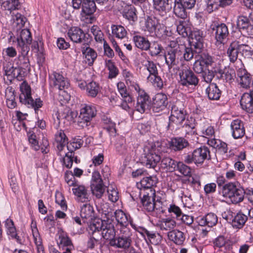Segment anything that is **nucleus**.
I'll return each instance as SVG.
<instances>
[{"label":"nucleus","mask_w":253,"mask_h":253,"mask_svg":"<svg viewBox=\"0 0 253 253\" xmlns=\"http://www.w3.org/2000/svg\"><path fill=\"white\" fill-rule=\"evenodd\" d=\"M70 40L76 43H82V45L87 42V39L85 38V34L83 31L79 27H73L71 28L67 33Z\"/></svg>","instance_id":"a211bd4d"},{"label":"nucleus","mask_w":253,"mask_h":253,"mask_svg":"<svg viewBox=\"0 0 253 253\" xmlns=\"http://www.w3.org/2000/svg\"><path fill=\"white\" fill-rule=\"evenodd\" d=\"M168 105V98L166 94L164 93H157L153 99V111L158 113L164 110Z\"/></svg>","instance_id":"393cba45"},{"label":"nucleus","mask_w":253,"mask_h":253,"mask_svg":"<svg viewBox=\"0 0 253 253\" xmlns=\"http://www.w3.org/2000/svg\"><path fill=\"white\" fill-rule=\"evenodd\" d=\"M177 162L170 157H165L162 159L160 166L163 169L172 171L176 168Z\"/></svg>","instance_id":"c03bdc74"},{"label":"nucleus","mask_w":253,"mask_h":253,"mask_svg":"<svg viewBox=\"0 0 253 253\" xmlns=\"http://www.w3.org/2000/svg\"><path fill=\"white\" fill-rule=\"evenodd\" d=\"M55 140L57 143V148L59 151L58 155L61 157L64 156L62 151L68 143V138L62 130L58 131L55 135Z\"/></svg>","instance_id":"2f4dec72"},{"label":"nucleus","mask_w":253,"mask_h":253,"mask_svg":"<svg viewBox=\"0 0 253 253\" xmlns=\"http://www.w3.org/2000/svg\"><path fill=\"white\" fill-rule=\"evenodd\" d=\"M232 136L234 139L242 138L245 134V128L242 121L239 119L233 120L230 124Z\"/></svg>","instance_id":"412c9836"},{"label":"nucleus","mask_w":253,"mask_h":253,"mask_svg":"<svg viewBox=\"0 0 253 253\" xmlns=\"http://www.w3.org/2000/svg\"><path fill=\"white\" fill-rule=\"evenodd\" d=\"M206 91L210 100H217L220 98L221 92L214 83L210 84Z\"/></svg>","instance_id":"ea45409f"},{"label":"nucleus","mask_w":253,"mask_h":253,"mask_svg":"<svg viewBox=\"0 0 253 253\" xmlns=\"http://www.w3.org/2000/svg\"><path fill=\"white\" fill-rule=\"evenodd\" d=\"M111 30L113 36L120 39H124L127 35L125 28L120 25H112Z\"/></svg>","instance_id":"3c124183"},{"label":"nucleus","mask_w":253,"mask_h":253,"mask_svg":"<svg viewBox=\"0 0 253 253\" xmlns=\"http://www.w3.org/2000/svg\"><path fill=\"white\" fill-rule=\"evenodd\" d=\"M181 52H179V50H167L165 55V59L169 70L178 64Z\"/></svg>","instance_id":"5701e85b"},{"label":"nucleus","mask_w":253,"mask_h":253,"mask_svg":"<svg viewBox=\"0 0 253 253\" xmlns=\"http://www.w3.org/2000/svg\"><path fill=\"white\" fill-rule=\"evenodd\" d=\"M170 1L171 0H153L154 8L160 14L164 15L171 8Z\"/></svg>","instance_id":"72a5a7b5"},{"label":"nucleus","mask_w":253,"mask_h":253,"mask_svg":"<svg viewBox=\"0 0 253 253\" xmlns=\"http://www.w3.org/2000/svg\"><path fill=\"white\" fill-rule=\"evenodd\" d=\"M237 26L240 31L247 30L249 27L250 21L247 17L240 16L237 18Z\"/></svg>","instance_id":"4d7b16f0"},{"label":"nucleus","mask_w":253,"mask_h":253,"mask_svg":"<svg viewBox=\"0 0 253 253\" xmlns=\"http://www.w3.org/2000/svg\"><path fill=\"white\" fill-rule=\"evenodd\" d=\"M211 28L212 31L214 32L216 42L220 43H224L229 35V31L226 25L224 23L213 22L211 25Z\"/></svg>","instance_id":"2eb2a0df"},{"label":"nucleus","mask_w":253,"mask_h":253,"mask_svg":"<svg viewBox=\"0 0 253 253\" xmlns=\"http://www.w3.org/2000/svg\"><path fill=\"white\" fill-rule=\"evenodd\" d=\"M195 164H202L206 160L211 159L210 151L206 146H202L193 151Z\"/></svg>","instance_id":"a878e982"},{"label":"nucleus","mask_w":253,"mask_h":253,"mask_svg":"<svg viewBox=\"0 0 253 253\" xmlns=\"http://www.w3.org/2000/svg\"><path fill=\"white\" fill-rule=\"evenodd\" d=\"M192 39H195L196 41V45H195L196 48H199V50L203 47L202 40L203 38V32L198 30L193 32L192 34Z\"/></svg>","instance_id":"774afa93"},{"label":"nucleus","mask_w":253,"mask_h":253,"mask_svg":"<svg viewBox=\"0 0 253 253\" xmlns=\"http://www.w3.org/2000/svg\"><path fill=\"white\" fill-rule=\"evenodd\" d=\"M176 168L180 173L185 177H188L191 174L190 167L184 164L183 162H179L177 163Z\"/></svg>","instance_id":"69168bd1"},{"label":"nucleus","mask_w":253,"mask_h":253,"mask_svg":"<svg viewBox=\"0 0 253 253\" xmlns=\"http://www.w3.org/2000/svg\"><path fill=\"white\" fill-rule=\"evenodd\" d=\"M245 189L238 182H229L222 189L223 196L229 198L233 204H237L244 199Z\"/></svg>","instance_id":"7ed1b4c3"},{"label":"nucleus","mask_w":253,"mask_h":253,"mask_svg":"<svg viewBox=\"0 0 253 253\" xmlns=\"http://www.w3.org/2000/svg\"><path fill=\"white\" fill-rule=\"evenodd\" d=\"M49 84L50 86L60 91L68 88L70 85L67 78L55 72L49 76Z\"/></svg>","instance_id":"4468645a"},{"label":"nucleus","mask_w":253,"mask_h":253,"mask_svg":"<svg viewBox=\"0 0 253 253\" xmlns=\"http://www.w3.org/2000/svg\"><path fill=\"white\" fill-rule=\"evenodd\" d=\"M239 42L234 41L232 42L227 51V54L229 60L232 63H234L238 59L239 51Z\"/></svg>","instance_id":"4c0bfd02"},{"label":"nucleus","mask_w":253,"mask_h":253,"mask_svg":"<svg viewBox=\"0 0 253 253\" xmlns=\"http://www.w3.org/2000/svg\"><path fill=\"white\" fill-rule=\"evenodd\" d=\"M155 190H150V193L144 194L141 199V202L144 211L148 212H153L157 211L158 212L163 213L164 211L160 207H157V203L154 202Z\"/></svg>","instance_id":"6e6552de"},{"label":"nucleus","mask_w":253,"mask_h":253,"mask_svg":"<svg viewBox=\"0 0 253 253\" xmlns=\"http://www.w3.org/2000/svg\"><path fill=\"white\" fill-rule=\"evenodd\" d=\"M195 119L190 117L187 118L184 122V123L181 125L182 128L185 131L186 134L194 135L196 134Z\"/></svg>","instance_id":"37998d69"},{"label":"nucleus","mask_w":253,"mask_h":253,"mask_svg":"<svg viewBox=\"0 0 253 253\" xmlns=\"http://www.w3.org/2000/svg\"><path fill=\"white\" fill-rule=\"evenodd\" d=\"M180 103L176 102L171 107V115L169 117L170 124L182 125L186 119L187 113L183 108L179 107Z\"/></svg>","instance_id":"f8f14e48"},{"label":"nucleus","mask_w":253,"mask_h":253,"mask_svg":"<svg viewBox=\"0 0 253 253\" xmlns=\"http://www.w3.org/2000/svg\"><path fill=\"white\" fill-rule=\"evenodd\" d=\"M189 145V143L188 140L182 137L172 138L169 142L170 149L174 152L182 151Z\"/></svg>","instance_id":"c85d7f7f"},{"label":"nucleus","mask_w":253,"mask_h":253,"mask_svg":"<svg viewBox=\"0 0 253 253\" xmlns=\"http://www.w3.org/2000/svg\"><path fill=\"white\" fill-rule=\"evenodd\" d=\"M169 33V32L168 34ZM168 37V40L169 41V43H168L169 48L167 50H179V52L184 49V44H179L178 42L175 40H171V37L169 36L168 35L164 40L166 39Z\"/></svg>","instance_id":"680f3d73"},{"label":"nucleus","mask_w":253,"mask_h":253,"mask_svg":"<svg viewBox=\"0 0 253 253\" xmlns=\"http://www.w3.org/2000/svg\"><path fill=\"white\" fill-rule=\"evenodd\" d=\"M168 237L169 240L177 245H182L185 240V236L183 232L178 230H173L168 233Z\"/></svg>","instance_id":"f704fd0d"},{"label":"nucleus","mask_w":253,"mask_h":253,"mask_svg":"<svg viewBox=\"0 0 253 253\" xmlns=\"http://www.w3.org/2000/svg\"><path fill=\"white\" fill-rule=\"evenodd\" d=\"M32 35L29 30L23 29L17 38V47L21 49H23V47H30L29 45L32 43Z\"/></svg>","instance_id":"4be33fe9"},{"label":"nucleus","mask_w":253,"mask_h":253,"mask_svg":"<svg viewBox=\"0 0 253 253\" xmlns=\"http://www.w3.org/2000/svg\"><path fill=\"white\" fill-rule=\"evenodd\" d=\"M90 187L92 194L97 198H100L105 192L103 181L98 171L92 172Z\"/></svg>","instance_id":"9d476101"},{"label":"nucleus","mask_w":253,"mask_h":253,"mask_svg":"<svg viewBox=\"0 0 253 253\" xmlns=\"http://www.w3.org/2000/svg\"><path fill=\"white\" fill-rule=\"evenodd\" d=\"M90 32L94 37L95 41L97 42H104V35L103 32L97 25H93L90 29Z\"/></svg>","instance_id":"bf43d9fd"},{"label":"nucleus","mask_w":253,"mask_h":253,"mask_svg":"<svg viewBox=\"0 0 253 253\" xmlns=\"http://www.w3.org/2000/svg\"><path fill=\"white\" fill-rule=\"evenodd\" d=\"M80 215L84 222H88L94 217V210L89 204H84L81 207Z\"/></svg>","instance_id":"c9c22d12"},{"label":"nucleus","mask_w":253,"mask_h":253,"mask_svg":"<svg viewBox=\"0 0 253 253\" xmlns=\"http://www.w3.org/2000/svg\"><path fill=\"white\" fill-rule=\"evenodd\" d=\"M56 242L59 248L64 252L72 253L75 251L71 239L67 233L63 231H59L57 234Z\"/></svg>","instance_id":"9b49d317"},{"label":"nucleus","mask_w":253,"mask_h":253,"mask_svg":"<svg viewBox=\"0 0 253 253\" xmlns=\"http://www.w3.org/2000/svg\"><path fill=\"white\" fill-rule=\"evenodd\" d=\"M81 50L86 63L89 66L93 65L97 56L96 51L89 47L88 42L81 46Z\"/></svg>","instance_id":"c756f323"},{"label":"nucleus","mask_w":253,"mask_h":253,"mask_svg":"<svg viewBox=\"0 0 253 253\" xmlns=\"http://www.w3.org/2000/svg\"><path fill=\"white\" fill-rule=\"evenodd\" d=\"M185 7L182 2L178 1V0H175L174 6L173 7V12L174 14L181 19H184L187 17V13Z\"/></svg>","instance_id":"09e8293b"},{"label":"nucleus","mask_w":253,"mask_h":253,"mask_svg":"<svg viewBox=\"0 0 253 253\" xmlns=\"http://www.w3.org/2000/svg\"><path fill=\"white\" fill-rule=\"evenodd\" d=\"M113 6L122 13L123 16L130 21H134L137 19L136 9L132 5H127L122 1L117 0Z\"/></svg>","instance_id":"ddd939ff"},{"label":"nucleus","mask_w":253,"mask_h":253,"mask_svg":"<svg viewBox=\"0 0 253 253\" xmlns=\"http://www.w3.org/2000/svg\"><path fill=\"white\" fill-rule=\"evenodd\" d=\"M237 80L240 86L244 88H249L253 86V77L243 68L237 71Z\"/></svg>","instance_id":"dca6fc26"},{"label":"nucleus","mask_w":253,"mask_h":253,"mask_svg":"<svg viewBox=\"0 0 253 253\" xmlns=\"http://www.w3.org/2000/svg\"><path fill=\"white\" fill-rule=\"evenodd\" d=\"M30 70H24V69L16 67L14 70L13 78H16L18 81H21L24 79V77Z\"/></svg>","instance_id":"338daca9"},{"label":"nucleus","mask_w":253,"mask_h":253,"mask_svg":"<svg viewBox=\"0 0 253 253\" xmlns=\"http://www.w3.org/2000/svg\"><path fill=\"white\" fill-rule=\"evenodd\" d=\"M198 222L200 226H207L212 227L217 223L218 217L216 214L213 212H210L204 216L199 218Z\"/></svg>","instance_id":"7c9ffc66"},{"label":"nucleus","mask_w":253,"mask_h":253,"mask_svg":"<svg viewBox=\"0 0 253 253\" xmlns=\"http://www.w3.org/2000/svg\"><path fill=\"white\" fill-rule=\"evenodd\" d=\"M160 228L162 230L171 231L176 226V222L172 219H163L160 223Z\"/></svg>","instance_id":"864d4df0"},{"label":"nucleus","mask_w":253,"mask_h":253,"mask_svg":"<svg viewBox=\"0 0 253 253\" xmlns=\"http://www.w3.org/2000/svg\"><path fill=\"white\" fill-rule=\"evenodd\" d=\"M106 67L109 71V78L113 79L118 75L119 70L118 68L115 66L114 62L111 60L105 61Z\"/></svg>","instance_id":"6e6d98bb"},{"label":"nucleus","mask_w":253,"mask_h":253,"mask_svg":"<svg viewBox=\"0 0 253 253\" xmlns=\"http://www.w3.org/2000/svg\"><path fill=\"white\" fill-rule=\"evenodd\" d=\"M186 182L191 186L197 190L199 189L201 186L200 177L196 174L192 175L191 174L187 177Z\"/></svg>","instance_id":"5fc2aeb1"},{"label":"nucleus","mask_w":253,"mask_h":253,"mask_svg":"<svg viewBox=\"0 0 253 253\" xmlns=\"http://www.w3.org/2000/svg\"><path fill=\"white\" fill-rule=\"evenodd\" d=\"M131 238L120 236L116 238H115L114 239L111 240L110 241V245L111 246L124 249L129 248L131 245Z\"/></svg>","instance_id":"473e14b6"},{"label":"nucleus","mask_w":253,"mask_h":253,"mask_svg":"<svg viewBox=\"0 0 253 253\" xmlns=\"http://www.w3.org/2000/svg\"><path fill=\"white\" fill-rule=\"evenodd\" d=\"M31 228L34 243L36 246L37 253H45L44 248L42 245V240L37 227V223L33 220L31 222Z\"/></svg>","instance_id":"cd10ccee"},{"label":"nucleus","mask_w":253,"mask_h":253,"mask_svg":"<svg viewBox=\"0 0 253 253\" xmlns=\"http://www.w3.org/2000/svg\"><path fill=\"white\" fill-rule=\"evenodd\" d=\"M218 73L220 74L221 78L226 82H231L236 76L234 70L229 67H225L223 70H220Z\"/></svg>","instance_id":"8fccbe9b"},{"label":"nucleus","mask_w":253,"mask_h":253,"mask_svg":"<svg viewBox=\"0 0 253 253\" xmlns=\"http://www.w3.org/2000/svg\"><path fill=\"white\" fill-rule=\"evenodd\" d=\"M240 105L243 110L248 113H253V90L249 93H244L240 100Z\"/></svg>","instance_id":"bb28decb"},{"label":"nucleus","mask_w":253,"mask_h":253,"mask_svg":"<svg viewBox=\"0 0 253 253\" xmlns=\"http://www.w3.org/2000/svg\"><path fill=\"white\" fill-rule=\"evenodd\" d=\"M21 94L19 99L21 103L26 105L29 108L34 109L36 113L43 105L40 98L34 100L31 97V90L30 85L26 81H23L20 86Z\"/></svg>","instance_id":"20e7f679"},{"label":"nucleus","mask_w":253,"mask_h":253,"mask_svg":"<svg viewBox=\"0 0 253 253\" xmlns=\"http://www.w3.org/2000/svg\"><path fill=\"white\" fill-rule=\"evenodd\" d=\"M97 110L95 106L84 104L81 105L78 123L82 127H88L91 121L96 115Z\"/></svg>","instance_id":"423d86ee"},{"label":"nucleus","mask_w":253,"mask_h":253,"mask_svg":"<svg viewBox=\"0 0 253 253\" xmlns=\"http://www.w3.org/2000/svg\"><path fill=\"white\" fill-rule=\"evenodd\" d=\"M157 183V179L155 176H147L142 178L139 182H137L136 185L138 188L140 190V194L142 190H147V193H150V190H154L153 187L156 186Z\"/></svg>","instance_id":"b1692460"},{"label":"nucleus","mask_w":253,"mask_h":253,"mask_svg":"<svg viewBox=\"0 0 253 253\" xmlns=\"http://www.w3.org/2000/svg\"><path fill=\"white\" fill-rule=\"evenodd\" d=\"M133 41L136 46L142 50H147L150 47V42L143 37L135 36L133 37Z\"/></svg>","instance_id":"a18cd8bd"},{"label":"nucleus","mask_w":253,"mask_h":253,"mask_svg":"<svg viewBox=\"0 0 253 253\" xmlns=\"http://www.w3.org/2000/svg\"><path fill=\"white\" fill-rule=\"evenodd\" d=\"M72 191L76 196L77 201L82 203L89 201L90 192L87 187L83 185H78L77 183L76 187L72 188Z\"/></svg>","instance_id":"aec40b11"},{"label":"nucleus","mask_w":253,"mask_h":253,"mask_svg":"<svg viewBox=\"0 0 253 253\" xmlns=\"http://www.w3.org/2000/svg\"><path fill=\"white\" fill-rule=\"evenodd\" d=\"M149 53L152 56H156L160 54L163 47L157 42H153L151 44L150 43Z\"/></svg>","instance_id":"052dcab7"},{"label":"nucleus","mask_w":253,"mask_h":253,"mask_svg":"<svg viewBox=\"0 0 253 253\" xmlns=\"http://www.w3.org/2000/svg\"><path fill=\"white\" fill-rule=\"evenodd\" d=\"M177 31L183 37H187L191 33L190 27L187 23L183 20H179L177 24Z\"/></svg>","instance_id":"de8ad7c7"},{"label":"nucleus","mask_w":253,"mask_h":253,"mask_svg":"<svg viewBox=\"0 0 253 253\" xmlns=\"http://www.w3.org/2000/svg\"><path fill=\"white\" fill-rule=\"evenodd\" d=\"M207 4V10L209 12L218 9L221 7V5L219 0H205Z\"/></svg>","instance_id":"e2e57ef3"},{"label":"nucleus","mask_w":253,"mask_h":253,"mask_svg":"<svg viewBox=\"0 0 253 253\" xmlns=\"http://www.w3.org/2000/svg\"><path fill=\"white\" fill-rule=\"evenodd\" d=\"M87 230L90 235H93L97 233L99 236L101 235L103 238L110 241L114 239L116 235L113 220L108 217L107 219H94L88 225Z\"/></svg>","instance_id":"f257e3e1"},{"label":"nucleus","mask_w":253,"mask_h":253,"mask_svg":"<svg viewBox=\"0 0 253 253\" xmlns=\"http://www.w3.org/2000/svg\"><path fill=\"white\" fill-rule=\"evenodd\" d=\"M144 30L148 32L152 36H155L161 39L166 38L169 33L156 18L150 16H148L145 20Z\"/></svg>","instance_id":"39448f33"},{"label":"nucleus","mask_w":253,"mask_h":253,"mask_svg":"<svg viewBox=\"0 0 253 253\" xmlns=\"http://www.w3.org/2000/svg\"><path fill=\"white\" fill-rule=\"evenodd\" d=\"M100 90L98 84L95 82H91L86 85V93L88 96L95 97Z\"/></svg>","instance_id":"603ef678"},{"label":"nucleus","mask_w":253,"mask_h":253,"mask_svg":"<svg viewBox=\"0 0 253 253\" xmlns=\"http://www.w3.org/2000/svg\"><path fill=\"white\" fill-rule=\"evenodd\" d=\"M18 50L19 54L15 59L14 63L18 67L22 68L24 70H30L29 59L28 56L30 47H23V49L18 48Z\"/></svg>","instance_id":"f3484780"},{"label":"nucleus","mask_w":253,"mask_h":253,"mask_svg":"<svg viewBox=\"0 0 253 253\" xmlns=\"http://www.w3.org/2000/svg\"><path fill=\"white\" fill-rule=\"evenodd\" d=\"M145 69L149 73L146 79L148 83L151 84L154 86L159 89L162 88L163 82L158 75V71L156 64L152 61L147 60L143 64Z\"/></svg>","instance_id":"0eeeda50"},{"label":"nucleus","mask_w":253,"mask_h":253,"mask_svg":"<svg viewBox=\"0 0 253 253\" xmlns=\"http://www.w3.org/2000/svg\"><path fill=\"white\" fill-rule=\"evenodd\" d=\"M232 219L233 221L231 223L232 227L236 229H241L246 222L248 217L246 215L239 212L236 214L233 215Z\"/></svg>","instance_id":"a19ab883"},{"label":"nucleus","mask_w":253,"mask_h":253,"mask_svg":"<svg viewBox=\"0 0 253 253\" xmlns=\"http://www.w3.org/2000/svg\"><path fill=\"white\" fill-rule=\"evenodd\" d=\"M123 75L128 85L133 87L136 90L139 89V86L136 84L135 78L132 73L127 70H124L123 72Z\"/></svg>","instance_id":"49530a36"},{"label":"nucleus","mask_w":253,"mask_h":253,"mask_svg":"<svg viewBox=\"0 0 253 253\" xmlns=\"http://www.w3.org/2000/svg\"><path fill=\"white\" fill-rule=\"evenodd\" d=\"M179 84L183 86H196L199 80L196 75L190 69H183L179 73Z\"/></svg>","instance_id":"1a4fd4ad"},{"label":"nucleus","mask_w":253,"mask_h":253,"mask_svg":"<svg viewBox=\"0 0 253 253\" xmlns=\"http://www.w3.org/2000/svg\"><path fill=\"white\" fill-rule=\"evenodd\" d=\"M98 210L100 212L105 215V219H107L108 217L110 218L113 215L112 210L109 207L108 203H105L101 204L100 207H98Z\"/></svg>","instance_id":"13d9d810"},{"label":"nucleus","mask_w":253,"mask_h":253,"mask_svg":"<svg viewBox=\"0 0 253 253\" xmlns=\"http://www.w3.org/2000/svg\"><path fill=\"white\" fill-rule=\"evenodd\" d=\"M96 6L94 0H83L81 15L90 16L95 11Z\"/></svg>","instance_id":"e433bc0d"},{"label":"nucleus","mask_w":253,"mask_h":253,"mask_svg":"<svg viewBox=\"0 0 253 253\" xmlns=\"http://www.w3.org/2000/svg\"><path fill=\"white\" fill-rule=\"evenodd\" d=\"M164 148L159 142H155L145 147L141 157V163L149 168H154L160 162Z\"/></svg>","instance_id":"f03ea898"},{"label":"nucleus","mask_w":253,"mask_h":253,"mask_svg":"<svg viewBox=\"0 0 253 253\" xmlns=\"http://www.w3.org/2000/svg\"><path fill=\"white\" fill-rule=\"evenodd\" d=\"M18 0H7L1 3L0 8L3 11H7L6 14H10L12 11L18 9Z\"/></svg>","instance_id":"79ce46f5"},{"label":"nucleus","mask_w":253,"mask_h":253,"mask_svg":"<svg viewBox=\"0 0 253 253\" xmlns=\"http://www.w3.org/2000/svg\"><path fill=\"white\" fill-rule=\"evenodd\" d=\"M168 210L169 213H170L171 215L174 216L177 219H179L180 217L182 215L183 213L179 207L174 204H170Z\"/></svg>","instance_id":"0e129e2a"},{"label":"nucleus","mask_w":253,"mask_h":253,"mask_svg":"<svg viewBox=\"0 0 253 253\" xmlns=\"http://www.w3.org/2000/svg\"><path fill=\"white\" fill-rule=\"evenodd\" d=\"M136 91L138 93V96L135 110L142 114L148 108L150 103L149 96L144 90H140V88Z\"/></svg>","instance_id":"6ab92c4d"},{"label":"nucleus","mask_w":253,"mask_h":253,"mask_svg":"<svg viewBox=\"0 0 253 253\" xmlns=\"http://www.w3.org/2000/svg\"><path fill=\"white\" fill-rule=\"evenodd\" d=\"M118 225H128L130 223V217L129 214L124 212L121 210H116L113 212Z\"/></svg>","instance_id":"58836bf2"}]
</instances>
